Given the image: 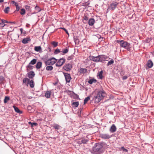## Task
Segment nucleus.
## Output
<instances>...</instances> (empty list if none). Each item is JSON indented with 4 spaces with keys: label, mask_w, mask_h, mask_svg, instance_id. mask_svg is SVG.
<instances>
[{
    "label": "nucleus",
    "mask_w": 154,
    "mask_h": 154,
    "mask_svg": "<svg viewBox=\"0 0 154 154\" xmlns=\"http://www.w3.org/2000/svg\"><path fill=\"white\" fill-rule=\"evenodd\" d=\"M117 42L119 44L121 48H123L128 51H130L131 48L130 44L123 40H117Z\"/></svg>",
    "instance_id": "f257e3e1"
},
{
    "label": "nucleus",
    "mask_w": 154,
    "mask_h": 154,
    "mask_svg": "<svg viewBox=\"0 0 154 154\" xmlns=\"http://www.w3.org/2000/svg\"><path fill=\"white\" fill-rule=\"evenodd\" d=\"M106 94L103 90L99 91L96 96L93 97V99L95 100V103H98L102 99L105 97Z\"/></svg>",
    "instance_id": "f03ea898"
},
{
    "label": "nucleus",
    "mask_w": 154,
    "mask_h": 154,
    "mask_svg": "<svg viewBox=\"0 0 154 154\" xmlns=\"http://www.w3.org/2000/svg\"><path fill=\"white\" fill-rule=\"evenodd\" d=\"M102 148L101 143H96L93 148V151L94 153H96L99 151Z\"/></svg>",
    "instance_id": "7ed1b4c3"
},
{
    "label": "nucleus",
    "mask_w": 154,
    "mask_h": 154,
    "mask_svg": "<svg viewBox=\"0 0 154 154\" xmlns=\"http://www.w3.org/2000/svg\"><path fill=\"white\" fill-rule=\"evenodd\" d=\"M118 4V2L113 1L109 6L107 10H114L117 7Z\"/></svg>",
    "instance_id": "20e7f679"
},
{
    "label": "nucleus",
    "mask_w": 154,
    "mask_h": 154,
    "mask_svg": "<svg viewBox=\"0 0 154 154\" xmlns=\"http://www.w3.org/2000/svg\"><path fill=\"white\" fill-rule=\"evenodd\" d=\"M57 60L56 58H50L45 62V64L46 65H53L57 62Z\"/></svg>",
    "instance_id": "39448f33"
},
{
    "label": "nucleus",
    "mask_w": 154,
    "mask_h": 154,
    "mask_svg": "<svg viewBox=\"0 0 154 154\" xmlns=\"http://www.w3.org/2000/svg\"><path fill=\"white\" fill-rule=\"evenodd\" d=\"M65 60L63 58H60L59 60L57 63L56 66H61L64 63Z\"/></svg>",
    "instance_id": "423d86ee"
},
{
    "label": "nucleus",
    "mask_w": 154,
    "mask_h": 154,
    "mask_svg": "<svg viewBox=\"0 0 154 154\" xmlns=\"http://www.w3.org/2000/svg\"><path fill=\"white\" fill-rule=\"evenodd\" d=\"M64 75L66 82L69 83V82L71 79L70 74L68 73H64Z\"/></svg>",
    "instance_id": "0eeeda50"
},
{
    "label": "nucleus",
    "mask_w": 154,
    "mask_h": 154,
    "mask_svg": "<svg viewBox=\"0 0 154 154\" xmlns=\"http://www.w3.org/2000/svg\"><path fill=\"white\" fill-rule=\"evenodd\" d=\"M87 72V70L85 68H81L78 70V74L80 75L82 74H84Z\"/></svg>",
    "instance_id": "6e6552de"
},
{
    "label": "nucleus",
    "mask_w": 154,
    "mask_h": 154,
    "mask_svg": "<svg viewBox=\"0 0 154 154\" xmlns=\"http://www.w3.org/2000/svg\"><path fill=\"white\" fill-rule=\"evenodd\" d=\"M101 137L103 138L106 139H108L111 138L112 136L108 134H104L101 135Z\"/></svg>",
    "instance_id": "1a4fd4ad"
},
{
    "label": "nucleus",
    "mask_w": 154,
    "mask_h": 154,
    "mask_svg": "<svg viewBox=\"0 0 154 154\" xmlns=\"http://www.w3.org/2000/svg\"><path fill=\"white\" fill-rule=\"evenodd\" d=\"M95 23V20L93 18L89 19L88 21V24L90 26H93Z\"/></svg>",
    "instance_id": "9d476101"
},
{
    "label": "nucleus",
    "mask_w": 154,
    "mask_h": 154,
    "mask_svg": "<svg viewBox=\"0 0 154 154\" xmlns=\"http://www.w3.org/2000/svg\"><path fill=\"white\" fill-rule=\"evenodd\" d=\"M116 130V128L114 124H113L111 127L109 131L112 133L115 132Z\"/></svg>",
    "instance_id": "9b49d317"
},
{
    "label": "nucleus",
    "mask_w": 154,
    "mask_h": 154,
    "mask_svg": "<svg viewBox=\"0 0 154 154\" xmlns=\"http://www.w3.org/2000/svg\"><path fill=\"white\" fill-rule=\"evenodd\" d=\"M64 69L66 71H69L72 68V66L71 64H66L63 67Z\"/></svg>",
    "instance_id": "f8f14e48"
},
{
    "label": "nucleus",
    "mask_w": 154,
    "mask_h": 154,
    "mask_svg": "<svg viewBox=\"0 0 154 154\" xmlns=\"http://www.w3.org/2000/svg\"><path fill=\"white\" fill-rule=\"evenodd\" d=\"M35 75V74L33 71L29 72L28 74V77L29 78L32 79Z\"/></svg>",
    "instance_id": "ddd939ff"
},
{
    "label": "nucleus",
    "mask_w": 154,
    "mask_h": 154,
    "mask_svg": "<svg viewBox=\"0 0 154 154\" xmlns=\"http://www.w3.org/2000/svg\"><path fill=\"white\" fill-rule=\"evenodd\" d=\"M11 3L13 4L16 7V11H18L20 9V7L19 6L18 4L14 1H12Z\"/></svg>",
    "instance_id": "4468645a"
},
{
    "label": "nucleus",
    "mask_w": 154,
    "mask_h": 154,
    "mask_svg": "<svg viewBox=\"0 0 154 154\" xmlns=\"http://www.w3.org/2000/svg\"><path fill=\"white\" fill-rule=\"evenodd\" d=\"M31 39L29 38H25L22 40V42L24 44H26Z\"/></svg>",
    "instance_id": "2eb2a0df"
},
{
    "label": "nucleus",
    "mask_w": 154,
    "mask_h": 154,
    "mask_svg": "<svg viewBox=\"0 0 154 154\" xmlns=\"http://www.w3.org/2000/svg\"><path fill=\"white\" fill-rule=\"evenodd\" d=\"M34 50L40 52H42V49L40 46H35L34 48Z\"/></svg>",
    "instance_id": "dca6fc26"
},
{
    "label": "nucleus",
    "mask_w": 154,
    "mask_h": 154,
    "mask_svg": "<svg viewBox=\"0 0 154 154\" xmlns=\"http://www.w3.org/2000/svg\"><path fill=\"white\" fill-rule=\"evenodd\" d=\"M153 65V63L151 60H149L147 63V66L149 68H151Z\"/></svg>",
    "instance_id": "f3484780"
},
{
    "label": "nucleus",
    "mask_w": 154,
    "mask_h": 154,
    "mask_svg": "<svg viewBox=\"0 0 154 154\" xmlns=\"http://www.w3.org/2000/svg\"><path fill=\"white\" fill-rule=\"evenodd\" d=\"M73 39L75 44L78 45L79 42L78 37L76 36H74L73 37Z\"/></svg>",
    "instance_id": "a211bd4d"
},
{
    "label": "nucleus",
    "mask_w": 154,
    "mask_h": 154,
    "mask_svg": "<svg viewBox=\"0 0 154 154\" xmlns=\"http://www.w3.org/2000/svg\"><path fill=\"white\" fill-rule=\"evenodd\" d=\"M13 107L14 108L15 111L17 112L20 114H21L22 113V112L17 107L15 106H13Z\"/></svg>",
    "instance_id": "6ab92c4d"
},
{
    "label": "nucleus",
    "mask_w": 154,
    "mask_h": 154,
    "mask_svg": "<svg viewBox=\"0 0 154 154\" xmlns=\"http://www.w3.org/2000/svg\"><path fill=\"white\" fill-rule=\"evenodd\" d=\"M51 92L50 91H48L46 92L45 96L47 98H49L50 97Z\"/></svg>",
    "instance_id": "aec40b11"
},
{
    "label": "nucleus",
    "mask_w": 154,
    "mask_h": 154,
    "mask_svg": "<svg viewBox=\"0 0 154 154\" xmlns=\"http://www.w3.org/2000/svg\"><path fill=\"white\" fill-rule=\"evenodd\" d=\"M103 58H91V60L96 62H98L99 61H102V59Z\"/></svg>",
    "instance_id": "412c9836"
},
{
    "label": "nucleus",
    "mask_w": 154,
    "mask_h": 154,
    "mask_svg": "<svg viewBox=\"0 0 154 154\" xmlns=\"http://www.w3.org/2000/svg\"><path fill=\"white\" fill-rule=\"evenodd\" d=\"M101 145H102V148L103 147L104 149H106L109 146V145H107V144L104 142L101 143Z\"/></svg>",
    "instance_id": "4be33fe9"
},
{
    "label": "nucleus",
    "mask_w": 154,
    "mask_h": 154,
    "mask_svg": "<svg viewBox=\"0 0 154 154\" xmlns=\"http://www.w3.org/2000/svg\"><path fill=\"white\" fill-rule=\"evenodd\" d=\"M58 42L55 41H53L51 43V44L53 48H55L57 47L58 45Z\"/></svg>",
    "instance_id": "5701e85b"
},
{
    "label": "nucleus",
    "mask_w": 154,
    "mask_h": 154,
    "mask_svg": "<svg viewBox=\"0 0 154 154\" xmlns=\"http://www.w3.org/2000/svg\"><path fill=\"white\" fill-rule=\"evenodd\" d=\"M53 127L55 129L58 130L61 127V126L57 124H54L53 125Z\"/></svg>",
    "instance_id": "b1692460"
},
{
    "label": "nucleus",
    "mask_w": 154,
    "mask_h": 154,
    "mask_svg": "<svg viewBox=\"0 0 154 154\" xmlns=\"http://www.w3.org/2000/svg\"><path fill=\"white\" fill-rule=\"evenodd\" d=\"M96 82H97L96 80L94 79H90L88 81V82L90 84H91L94 83H95Z\"/></svg>",
    "instance_id": "393cba45"
},
{
    "label": "nucleus",
    "mask_w": 154,
    "mask_h": 154,
    "mask_svg": "<svg viewBox=\"0 0 154 154\" xmlns=\"http://www.w3.org/2000/svg\"><path fill=\"white\" fill-rule=\"evenodd\" d=\"M35 10L36 11V13H37L38 12H40L41 10V8L37 5H36L35 7Z\"/></svg>",
    "instance_id": "a878e982"
},
{
    "label": "nucleus",
    "mask_w": 154,
    "mask_h": 154,
    "mask_svg": "<svg viewBox=\"0 0 154 154\" xmlns=\"http://www.w3.org/2000/svg\"><path fill=\"white\" fill-rule=\"evenodd\" d=\"M10 100V98L8 96H5L4 100V103H6L9 100Z\"/></svg>",
    "instance_id": "bb28decb"
},
{
    "label": "nucleus",
    "mask_w": 154,
    "mask_h": 154,
    "mask_svg": "<svg viewBox=\"0 0 154 154\" xmlns=\"http://www.w3.org/2000/svg\"><path fill=\"white\" fill-rule=\"evenodd\" d=\"M42 63L40 62H38L36 65V68L37 69H40L42 66Z\"/></svg>",
    "instance_id": "cd10ccee"
},
{
    "label": "nucleus",
    "mask_w": 154,
    "mask_h": 154,
    "mask_svg": "<svg viewBox=\"0 0 154 154\" xmlns=\"http://www.w3.org/2000/svg\"><path fill=\"white\" fill-rule=\"evenodd\" d=\"M29 85L31 87L33 88L34 86V83L32 80H31L29 82Z\"/></svg>",
    "instance_id": "c85d7f7f"
},
{
    "label": "nucleus",
    "mask_w": 154,
    "mask_h": 154,
    "mask_svg": "<svg viewBox=\"0 0 154 154\" xmlns=\"http://www.w3.org/2000/svg\"><path fill=\"white\" fill-rule=\"evenodd\" d=\"M68 50L67 48H66L64 49H63V51L61 53V54L63 55L64 54H66L68 52Z\"/></svg>",
    "instance_id": "c756f323"
},
{
    "label": "nucleus",
    "mask_w": 154,
    "mask_h": 154,
    "mask_svg": "<svg viewBox=\"0 0 154 154\" xmlns=\"http://www.w3.org/2000/svg\"><path fill=\"white\" fill-rule=\"evenodd\" d=\"M92 58H106L105 56L103 55H100L97 56H92Z\"/></svg>",
    "instance_id": "7c9ffc66"
},
{
    "label": "nucleus",
    "mask_w": 154,
    "mask_h": 154,
    "mask_svg": "<svg viewBox=\"0 0 154 154\" xmlns=\"http://www.w3.org/2000/svg\"><path fill=\"white\" fill-rule=\"evenodd\" d=\"M53 69V67L51 66H47L46 67V69L48 71H51Z\"/></svg>",
    "instance_id": "2f4dec72"
},
{
    "label": "nucleus",
    "mask_w": 154,
    "mask_h": 154,
    "mask_svg": "<svg viewBox=\"0 0 154 154\" xmlns=\"http://www.w3.org/2000/svg\"><path fill=\"white\" fill-rule=\"evenodd\" d=\"M10 8L9 7H7L4 10V11L5 13L6 14H8Z\"/></svg>",
    "instance_id": "473e14b6"
},
{
    "label": "nucleus",
    "mask_w": 154,
    "mask_h": 154,
    "mask_svg": "<svg viewBox=\"0 0 154 154\" xmlns=\"http://www.w3.org/2000/svg\"><path fill=\"white\" fill-rule=\"evenodd\" d=\"M61 53V51H60V49H58V48H57L55 50V51H54V54H58V53Z\"/></svg>",
    "instance_id": "72a5a7b5"
},
{
    "label": "nucleus",
    "mask_w": 154,
    "mask_h": 154,
    "mask_svg": "<svg viewBox=\"0 0 154 154\" xmlns=\"http://www.w3.org/2000/svg\"><path fill=\"white\" fill-rule=\"evenodd\" d=\"M120 150H122L123 152H127L128 151V150L125 149L124 146L121 147V148L120 149Z\"/></svg>",
    "instance_id": "f704fd0d"
},
{
    "label": "nucleus",
    "mask_w": 154,
    "mask_h": 154,
    "mask_svg": "<svg viewBox=\"0 0 154 154\" xmlns=\"http://www.w3.org/2000/svg\"><path fill=\"white\" fill-rule=\"evenodd\" d=\"M90 99V98L89 97H88L85 98L84 100V104H85L86 103H87L88 101Z\"/></svg>",
    "instance_id": "c9c22d12"
},
{
    "label": "nucleus",
    "mask_w": 154,
    "mask_h": 154,
    "mask_svg": "<svg viewBox=\"0 0 154 154\" xmlns=\"http://www.w3.org/2000/svg\"><path fill=\"white\" fill-rule=\"evenodd\" d=\"M36 61H37L35 59H33L32 60H31V62L29 63V64H32V65H34L36 63Z\"/></svg>",
    "instance_id": "e433bc0d"
},
{
    "label": "nucleus",
    "mask_w": 154,
    "mask_h": 154,
    "mask_svg": "<svg viewBox=\"0 0 154 154\" xmlns=\"http://www.w3.org/2000/svg\"><path fill=\"white\" fill-rule=\"evenodd\" d=\"M103 72L102 71H100L99 73L98 74V75L99 76L100 79H102L103 77Z\"/></svg>",
    "instance_id": "4c0bfd02"
},
{
    "label": "nucleus",
    "mask_w": 154,
    "mask_h": 154,
    "mask_svg": "<svg viewBox=\"0 0 154 154\" xmlns=\"http://www.w3.org/2000/svg\"><path fill=\"white\" fill-rule=\"evenodd\" d=\"M25 10L24 9V8H22L21 9V12H20V14L22 15H23L25 13Z\"/></svg>",
    "instance_id": "58836bf2"
},
{
    "label": "nucleus",
    "mask_w": 154,
    "mask_h": 154,
    "mask_svg": "<svg viewBox=\"0 0 154 154\" xmlns=\"http://www.w3.org/2000/svg\"><path fill=\"white\" fill-rule=\"evenodd\" d=\"M60 29L63 30L69 36V34L68 31V30L66 29L64 27H60Z\"/></svg>",
    "instance_id": "ea45409f"
},
{
    "label": "nucleus",
    "mask_w": 154,
    "mask_h": 154,
    "mask_svg": "<svg viewBox=\"0 0 154 154\" xmlns=\"http://www.w3.org/2000/svg\"><path fill=\"white\" fill-rule=\"evenodd\" d=\"M72 104L74 105L75 107H77L79 105V103L78 102H74L72 103Z\"/></svg>",
    "instance_id": "a19ab883"
},
{
    "label": "nucleus",
    "mask_w": 154,
    "mask_h": 154,
    "mask_svg": "<svg viewBox=\"0 0 154 154\" xmlns=\"http://www.w3.org/2000/svg\"><path fill=\"white\" fill-rule=\"evenodd\" d=\"M114 63V60L113 59L111 60L110 61H109L107 65L109 66L112 64Z\"/></svg>",
    "instance_id": "79ce46f5"
},
{
    "label": "nucleus",
    "mask_w": 154,
    "mask_h": 154,
    "mask_svg": "<svg viewBox=\"0 0 154 154\" xmlns=\"http://www.w3.org/2000/svg\"><path fill=\"white\" fill-rule=\"evenodd\" d=\"M29 80L27 78H26L24 79H23V83H26V82H29Z\"/></svg>",
    "instance_id": "37998d69"
},
{
    "label": "nucleus",
    "mask_w": 154,
    "mask_h": 154,
    "mask_svg": "<svg viewBox=\"0 0 154 154\" xmlns=\"http://www.w3.org/2000/svg\"><path fill=\"white\" fill-rule=\"evenodd\" d=\"M29 124H31V126L32 127H33L34 125L36 126L37 125V123H32L31 122H29Z\"/></svg>",
    "instance_id": "c03bdc74"
},
{
    "label": "nucleus",
    "mask_w": 154,
    "mask_h": 154,
    "mask_svg": "<svg viewBox=\"0 0 154 154\" xmlns=\"http://www.w3.org/2000/svg\"><path fill=\"white\" fill-rule=\"evenodd\" d=\"M81 140L82 143H83V144L86 143L88 141L87 140L85 139H82Z\"/></svg>",
    "instance_id": "a18cd8bd"
},
{
    "label": "nucleus",
    "mask_w": 154,
    "mask_h": 154,
    "mask_svg": "<svg viewBox=\"0 0 154 154\" xmlns=\"http://www.w3.org/2000/svg\"><path fill=\"white\" fill-rule=\"evenodd\" d=\"M4 80V77L2 76H0V83H1Z\"/></svg>",
    "instance_id": "49530a36"
},
{
    "label": "nucleus",
    "mask_w": 154,
    "mask_h": 154,
    "mask_svg": "<svg viewBox=\"0 0 154 154\" xmlns=\"http://www.w3.org/2000/svg\"><path fill=\"white\" fill-rule=\"evenodd\" d=\"M83 20L84 21H88V20H89L87 16H85L83 18Z\"/></svg>",
    "instance_id": "de8ad7c7"
},
{
    "label": "nucleus",
    "mask_w": 154,
    "mask_h": 154,
    "mask_svg": "<svg viewBox=\"0 0 154 154\" xmlns=\"http://www.w3.org/2000/svg\"><path fill=\"white\" fill-rule=\"evenodd\" d=\"M4 22H2L1 23H0V26H1L2 27H4L5 25V24L4 23Z\"/></svg>",
    "instance_id": "09e8293b"
},
{
    "label": "nucleus",
    "mask_w": 154,
    "mask_h": 154,
    "mask_svg": "<svg viewBox=\"0 0 154 154\" xmlns=\"http://www.w3.org/2000/svg\"><path fill=\"white\" fill-rule=\"evenodd\" d=\"M25 8L26 9V10H29L30 8V7L29 5H26L25 6Z\"/></svg>",
    "instance_id": "8fccbe9b"
},
{
    "label": "nucleus",
    "mask_w": 154,
    "mask_h": 154,
    "mask_svg": "<svg viewBox=\"0 0 154 154\" xmlns=\"http://www.w3.org/2000/svg\"><path fill=\"white\" fill-rule=\"evenodd\" d=\"M31 64L29 63V65L27 66L28 68H29V69H32V66L30 65Z\"/></svg>",
    "instance_id": "3c124183"
},
{
    "label": "nucleus",
    "mask_w": 154,
    "mask_h": 154,
    "mask_svg": "<svg viewBox=\"0 0 154 154\" xmlns=\"http://www.w3.org/2000/svg\"><path fill=\"white\" fill-rule=\"evenodd\" d=\"M1 21L2 22H3V21H4V23H9V22L8 21H7L6 20H3V19H2L1 20Z\"/></svg>",
    "instance_id": "603ef678"
},
{
    "label": "nucleus",
    "mask_w": 154,
    "mask_h": 154,
    "mask_svg": "<svg viewBox=\"0 0 154 154\" xmlns=\"http://www.w3.org/2000/svg\"><path fill=\"white\" fill-rule=\"evenodd\" d=\"M32 109L31 107L30 106H27V109L28 110H30Z\"/></svg>",
    "instance_id": "864d4df0"
},
{
    "label": "nucleus",
    "mask_w": 154,
    "mask_h": 154,
    "mask_svg": "<svg viewBox=\"0 0 154 154\" xmlns=\"http://www.w3.org/2000/svg\"><path fill=\"white\" fill-rule=\"evenodd\" d=\"M20 31L21 34H22L23 31V29L22 28H21L20 29Z\"/></svg>",
    "instance_id": "5fc2aeb1"
},
{
    "label": "nucleus",
    "mask_w": 154,
    "mask_h": 154,
    "mask_svg": "<svg viewBox=\"0 0 154 154\" xmlns=\"http://www.w3.org/2000/svg\"><path fill=\"white\" fill-rule=\"evenodd\" d=\"M48 50L49 51V52H51V49L49 46H48Z\"/></svg>",
    "instance_id": "6e6d98bb"
},
{
    "label": "nucleus",
    "mask_w": 154,
    "mask_h": 154,
    "mask_svg": "<svg viewBox=\"0 0 154 154\" xmlns=\"http://www.w3.org/2000/svg\"><path fill=\"white\" fill-rule=\"evenodd\" d=\"M9 23H11V24H14L15 23L14 22H10V21H9Z\"/></svg>",
    "instance_id": "4d7b16f0"
},
{
    "label": "nucleus",
    "mask_w": 154,
    "mask_h": 154,
    "mask_svg": "<svg viewBox=\"0 0 154 154\" xmlns=\"http://www.w3.org/2000/svg\"><path fill=\"white\" fill-rule=\"evenodd\" d=\"M78 143L79 144H81L82 143V142H81V141H79L78 142Z\"/></svg>",
    "instance_id": "13d9d810"
},
{
    "label": "nucleus",
    "mask_w": 154,
    "mask_h": 154,
    "mask_svg": "<svg viewBox=\"0 0 154 154\" xmlns=\"http://www.w3.org/2000/svg\"><path fill=\"white\" fill-rule=\"evenodd\" d=\"M23 34L24 35H25L26 34V32L25 31H23Z\"/></svg>",
    "instance_id": "bf43d9fd"
},
{
    "label": "nucleus",
    "mask_w": 154,
    "mask_h": 154,
    "mask_svg": "<svg viewBox=\"0 0 154 154\" xmlns=\"http://www.w3.org/2000/svg\"><path fill=\"white\" fill-rule=\"evenodd\" d=\"M127 78V77L126 76H124L123 77V79H125Z\"/></svg>",
    "instance_id": "052dcab7"
},
{
    "label": "nucleus",
    "mask_w": 154,
    "mask_h": 154,
    "mask_svg": "<svg viewBox=\"0 0 154 154\" xmlns=\"http://www.w3.org/2000/svg\"><path fill=\"white\" fill-rule=\"evenodd\" d=\"M83 22L84 23H87V21H84V20H83Z\"/></svg>",
    "instance_id": "680f3d73"
},
{
    "label": "nucleus",
    "mask_w": 154,
    "mask_h": 154,
    "mask_svg": "<svg viewBox=\"0 0 154 154\" xmlns=\"http://www.w3.org/2000/svg\"><path fill=\"white\" fill-rule=\"evenodd\" d=\"M86 4L87 5H88L90 4L89 3H88V2H86Z\"/></svg>",
    "instance_id": "e2e57ef3"
},
{
    "label": "nucleus",
    "mask_w": 154,
    "mask_h": 154,
    "mask_svg": "<svg viewBox=\"0 0 154 154\" xmlns=\"http://www.w3.org/2000/svg\"><path fill=\"white\" fill-rule=\"evenodd\" d=\"M4 2V0H0V2Z\"/></svg>",
    "instance_id": "0e129e2a"
},
{
    "label": "nucleus",
    "mask_w": 154,
    "mask_h": 154,
    "mask_svg": "<svg viewBox=\"0 0 154 154\" xmlns=\"http://www.w3.org/2000/svg\"><path fill=\"white\" fill-rule=\"evenodd\" d=\"M135 43L137 44H138V42L137 41H136V42H135Z\"/></svg>",
    "instance_id": "69168bd1"
},
{
    "label": "nucleus",
    "mask_w": 154,
    "mask_h": 154,
    "mask_svg": "<svg viewBox=\"0 0 154 154\" xmlns=\"http://www.w3.org/2000/svg\"><path fill=\"white\" fill-rule=\"evenodd\" d=\"M17 36H18V37L19 38V35L18 34H17Z\"/></svg>",
    "instance_id": "338daca9"
},
{
    "label": "nucleus",
    "mask_w": 154,
    "mask_h": 154,
    "mask_svg": "<svg viewBox=\"0 0 154 154\" xmlns=\"http://www.w3.org/2000/svg\"><path fill=\"white\" fill-rule=\"evenodd\" d=\"M146 58H148V56H146Z\"/></svg>",
    "instance_id": "774afa93"
}]
</instances>
